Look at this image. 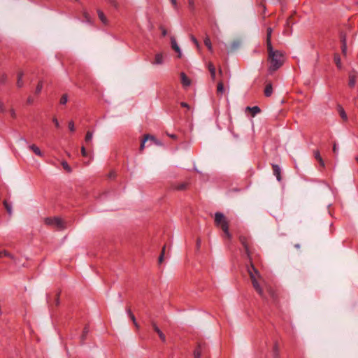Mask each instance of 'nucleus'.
<instances>
[{"label":"nucleus","mask_w":358,"mask_h":358,"mask_svg":"<svg viewBox=\"0 0 358 358\" xmlns=\"http://www.w3.org/2000/svg\"><path fill=\"white\" fill-rule=\"evenodd\" d=\"M264 2H265V0H262V1L260 2V6H262L264 13H265V11H266V6H265Z\"/></svg>","instance_id":"54"},{"label":"nucleus","mask_w":358,"mask_h":358,"mask_svg":"<svg viewBox=\"0 0 358 358\" xmlns=\"http://www.w3.org/2000/svg\"><path fill=\"white\" fill-rule=\"evenodd\" d=\"M44 222L48 226H55L58 229H63L65 227L64 222L58 217H45Z\"/></svg>","instance_id":"5"},{"label":"nucleus","mask_w":358,"mask_h":358,"mask_svg":"<svg viewBox=\"0 0 358 358\" xmlns=\"http://www.w3.org/2000/svg\"><path fill=\"white\" fill-rule=\"evenodd\" d=\"M29 150H31L35 155L38 157H43V153L41 151L40 148L35 144L30 145L29 146Z\"/></svg>","instance_id":"15"},{"label":"nucleus","mask_w":358,"mask_h":358,"mask_svg":"<svg viewBox=\"0 0 358 358\" xmlns=\"http://www.w3.org/2000/svg\"><path fill=\"white\" fill-rule=\"evenodd\" d=\"M165 250H166V245H164L163 246L162 252H161L160 255L159 257V259H158L159 264H162L163 262V261H164Z\"/></svg>","instance_id":"33"},{"label":"nucleus","mask_w":358,"mask_h":358,"mask_svg":"<svg viewBox=\"0 0 358 358\" xmlns=\"http://www.w3.org/2000/svg\"><path fill=\"white\" fill-rule=\"evenodd\" d=\"M273 94V86L271 83H268L266 85L265 89H264V95L266 97H269Z\"/></svg>","instance_id":"17"},{"label":"nucleus","mask_w":358,"mask_h":358,"mask_svg":"<svg viewBox=\"0 0 358 358\" xmlns=\"http://www.w3.org/2000/svg\"><path fill=\"white\" fill-rule=\"evenodd\" d=\"M90 331V328L88 325H85L83 330V334L80 336V343L81 344H83L85 341L86 340V338L87 336V334Z\"/></svg>","instance_id":"19"},{"label":"nucleus","mask_w":358,"mask_h":358,"mask_svg":"<svg viewBox=\"0 0 358 358\" xmlns=\"http://www.w3.org/2000/svg\"><path fill=\"white\" fill-rule=\"evenodd\" d=\"M159 29L162 31V36H164H164H166L167 35V30H166V29L164 27H163L162 25H161V26L159 27Z\"/></svg>","instance_id":"43"},{"label":"nucleus","mask_w":358,"mask_h":358,"mask_svg":"<svg viewBox=\"0 0 358 358\" xmlns=\"http://www.w3.org/2000/svg\"><path fill=\"white\" fill-rule=\"evenodd\" d=\"M332 151H333V152L335 155H337L338 149H337V146H336V143H334V145H333Z\"/></svg>","instance_id":"52"},{"label":"nucleus","mask_w":358,"mask_h":358,"mask_svg":"<svg viewBox=\"0 0 358 358\" xmlns=\"http://www.w3.org/2000/svg\"><path fill=\"white\" fill-rule=\"evenodd\" d=\"M208 69L210 71L211 78L214 80L215 79V67L212 62L208 63Z\"/></svg>","instance_id":"21"},{"label":"nucleus","mask_w":358,"mask_h":358,"mask_svg":"<svg viewBox=\"0 0 358 358\" xmlns=\"http://www.w3.org/2000/svg\"><path fill=\"white\" fill-rule=\"evenodd\" d=\"M203 43H204L205 45L207 47V48L208 49V50L210 52H213V46H212L211 41L208 35L205 37V38L203 40Z\"/></svg>","instance_id":"25"},{"label":"nucleus","mask_w":358,"mask_h":358,"mask_svg":"<svg viewBox=\"0 0 358 358\" xmlns=\"http://www.w3.org/2000/svg\"><path fill=\"white\" fill-rule=\"evenodd\" d=\"M52 122H54V124H55V127L57 128H59V123L58 120L57 119V117H54L52 118Z\"/></svg>","instance_id":"49"},{"label":"nucleus","mask_w":358,"mask_h":358,"mask_svg":"<svg viewBox=\"0 0 358 358\" xmlns=\"http://www.w3.org/2000/svg\"><path fill=\"white\" fill-rule=\"evenodd\" d=\"M126 311H127V313L128 316H129L131 314H133V313L131 312L130 306H127L126 308Z\"/></svg>","instance_id":"56"},{"label":"nucleus","mask_w":358,"mask_h":358,"mask_svg":"<svg viewBox=\"0 0 358 358\" xmlns=\"http://www.w3.org/2000/svg\"><path fill=\"white\" fill-rule=\"evenodd\" d=\"M358 78V73L355 70L351 71L348 75V86L352 89L355 87Z\"/></svg>","instance_id":"8"},{"label":"nucleus","mask_w":358,"mask_h":358,"mask_svg":"<svg viewBox=\"0 0 358 358\" xmlns=\"http://www.w3.org/2000/svg\"><path fill=\"white\" fill-rule=\"evenodd\" d=\"M129 318L131 320V321L133 322H134L135 321H136V317H135V315L134 314H131L129 316Z\"/></svg>","instance_id":"59"},{"label":"nucleus","mask_w":358,"mask_h":358,"mask_svg":"<svg viewBox=\"0 0 358 358\" xmlns=\"http://www.w3.org/2000/svg\"><path fill=\"white\" fill-rule=\"evenodd\" d=\"M248 274L251 279L252 286H253L254 289H255V291L259 294V295L262 298H265L263 289H262L260 285L259 284V282L257 280V277H258V278L260 277V274L259 273L257 274L251 268L250 264L249 266H248Z\"/></svg>","instance_id":"3"},{"label":"nucleus","mask_w":358,"mask_h":358,"mask_svg":"<svg viewBox=\"0 0 358 358\" xmlns=\"http://www.w3.org/2000/svg\"><path fill=\"white\" fill-rule=\"evenodd\" d=\"M3 204L7 211V213L9 214V215H11L12 214V206H11V204L9 203L6 200H4L3 201Z\"/></svg>","instance_id":"27"},{"label":"nucleus","mask_w":358,"mask_h":358,"mask_svg":"<svg viewBox=\"0 0 358 358\" xmlns=\"http://www.w3.org/2000/svg\"><path fill=\"white\" fill-rule=\"evenodd\" d=\"M43 83L42 80H40L38 84H37V86H36V88L35 90V94H39L43 89Z\"/></svg>","instance_id":"32"},{"label":"nucleus","mask_w":358,"mask_h":358,"mask_svg":"<svg viewBox=\"0 0 358 358\" xmlns=\"http://www.w3.org/2000/svg\"><path fill=\"white\" fill-rule=\"evenodd\" d=\"M93 132L91 131H87L85 137V141L88 143L91 142L92 139Z\"/></svg>","instance_id":"31"},{"label":"nucleus","mask_w":358,"mask_h":358,"mask_svg":"<svg viewBox=\"0 0 358 358\" xmlns=\"http://www.w3.org/2000/svg\"><path fill=\"white\" fill-rule=\"evenodd\" d=\"M334 61L335 64L336 65L337 68L338 69H341L342 68V63H341V59L338 53H334Z\"/></svg>","instance_id":"20"},{"label":"nucleus","mask_w":358,"mask_h":358,"mask_svg":"<svg viewBox=\"0 0 358 358\" xmlns=\"http://www.w3.org/2000/svg\"><path fill=\"white\" fill-rule=\"evenodd\" d=\"M189 185V182H182L179 184L171 183L170 185L169 188L172 190L185 191L188 188Z\"/></svg>","instance_id":"9"},{"label":"nucleus","mask_w":358,"mask_h":358,"mask_svg":"<svg viewBox=\"0 0 358 358\" xmlns=\"http://www.w3.org/2000/svg\"><path fill=\"white\" fill-rule=\"evenodd\" d=\"M148 139H150L152 141H153L157 145L160 144V143L155 138V136L150 135V134H145V135H144V136L141 142V145H140V148H139L140 152H142L143 150V149L145 148V142Z\"/></svg>","instance_id":"10"},{"label":"nucleus","mask_w":358,"mask_h":358,"mask_svg":"<svg viewBox=\"0 0 358 358\" xmlns=\"http://www.w3.org/2000/svg\"><path fill=\"white\" fill-rule=\"evenodd\" d=\"M171 48H173V50H174L176 52H178V57L180 58L181 57V51H180L179 46L177 44L176 38L173 36H172L171 38Z\"/></svg>","instance_id":"14"},{"label":"nucleus","mask_w":358,"mask_h":358,"mask_svg":"<svg viewBox=\"0 0 358 358\" xmlns=\"http://www.w3.org/2000/svg\"><path fill=\"white\" fill-rule=\"evenodd\" d=\"M208 352V348L207 344L204 342H199L194 350V358H201L202 355H204Z\"/></svg>","instance_id":"6"},{"label":"nucleus","mask_w":358,"mask_h":358,"mask_svg":"<svg viewBox=\"0 0 358 358\" xmlns=\"http://www.w3.org/2000/svg\"><path fill=\"white\" fill-rule=\"evenodd\" d=\"M224 92V84H223V82L221 80L217 83V94H223Z\"/></svg>","instance_id":"28"},{"label":"nucleus","mask_w":358,"mask_h":358,"mask_svg":"<svg viewBox=\"0 0 358 358\" xmlns=\"http://www.w3.org/2000/svg\"><path fill=\"white\" fill-rule=\"evenodd\" d=\"M61 291H58L55 294V305L57 306L59 305V297H60Z\"/></svg>","instance_id":"37"},{"label":"nucleus","mask_w":358,"mask_h":358,"mask_svg":"<svg viewBox=\"0 0 358 358\" xmlns=\"http://www.w3.org/2000/svg\"><path fill=\"white\" fill-rule=\"evenodd\" d=\"M294 248H297V249H299L300 248V245L299 243H296L294 245Z\"/></svg>","instance_id":"63"},{"label":"nucleus","mask_w":358,"mask_h":358,"mask_svg":"<svg viewBox=\"0 0 358 358\" xmlns=\"http://www.w3.org/2000/svg\"><path fill=\"white\" fill-rule=\"evenodd\" d=\"M238 239H239L240 243L244 248L249 264L251 265V268L257 274H259V271L255 268V266L253 264V262H252V249H251V246H250V243H251L250 238L248 236H246L241 235L239 236Z\"/></svg>","instance_id":"2"},{"label":"nucleus","mask_w":358,"mask_h":358,"mask_svg":"<svg viewBox=\"0 0 358 358\" xmlns=\"http://www.w3.org/2000/svg\"><path fill=\"white\" fill-rule=\"evenodd\" d=\"M190 38H191V41L196 45V48H199L200 45H199L198 40L196 38V37L193 35H191Z\"/></svg>","instance_id":"38"},{"label":"nucleus","mask_w":358,"mask_h":358,"mask_svg":"<svg viewBox=\"0 0 358 358\" xmlns=\"http://www.w3.org/2000/svg\"><path fill=\"white\" fill-rule=\"evenodd\" d=\"M341 52L343 55L347 54V45H341Z\"/></svg>","instance_id":"45"},{"label":"nucleus","mask_w":358,"mask_h":358,"mask_svg":"<svg viewBox=\"0 0 358 358\" xmlns=\"http://www.w3.org/2000/svg\"><path fill=\"white\" fill-rule=\"evenodd\" d=\"M171 2L172 3V5L174 6L175 8H177V1L176 0H171Z\"/></svg>","instance_id":"60"},{"label":"nucleus","mask_w":358,"mask_h":358,"mask_svg":"<svg viewBox=\"0 0 358 358\" xmlns=\"http://www.w3.org/2000/svg\"><path fill=\"white\" fill-rule=\"evenodd\" d=\"M314 157L317 161H318L322 157L320 155V152L318 150L314 151Z\"/></svg>","instance_id":"40"},{"label":"nucleus","mask_w":358,"mask_h":358,"mask_svg":"<svg viewBox=\"0 0 358 358\" xmlns=\"http://www.w3.org/2000/svg\"><path fill=\"white\" fill-rule=\"evenodd\" d=\"M188 6L191 10H194V0H188Z\"/></svg>","instance_id":"42"},{"label":"nucleus","mask_w":358,"mask_h":358,"mask_svg":"<svg viewBox=\"0 0 358 358\" xmlns=\"http://www.w3.org/2000/svg\"><path fill=\"white\" fill-rule=\"evenodd\" d=\"M337 110L341 116V117L344 120V121H347L348 120V116H347V114L344 110V108L342 107L341 105L340 104H338L337 106Z\"/></svg>","instance_id":"18"},{"label":"nucleus","mask_w":358,"mask_h":358,"mask_svg":"<svg viewBox=\"0 0 358 358\" xmlns=\"http://www.w3.org/2000/svg\"><path fill=\"white\" fill-rule=\"evenodd\" d=\"M180 106L182 107V108H186L188 110L190 108L189 105L187 103H186V102H180Z\"/></svg>","instance_id":"48"},{"label":"nucleus","mask_w":358,"mask_h":358,"mask_svg":"<svg viewBox=\"0 0 358 358\" xmlns=\"http://www.w3.org/2000/svg\"><path fill=\"white\" fill-rule=\"evenodd\" d=\"M163 55L162 53H157L155 55V61L152 62L154 64H163Z\"/></svg>","instance_id":"23"},{"label":"nucleus","mask_w":358,"mask_h":358,"mask_svg":"<svg viewBox=\"0 0 358 358\" xmlns=\"http://www.w3.org/2000/svg\"><path fill=\"white\" fill-rule=\"evenodd\" d=\"M215 225L217 227L221 228L222 231H227V227H229V221L224 215L221 212H216L215 213Z\"/></svg>","instance_id":"4"},{"label":"nucleus","mask_w":358,"mask_h":358,"mask_svg":"<svg viewBox=\"0 0 358 358\" xmlns=\"http://www.w3.org/2000/svg\"><path fill=\"white\" fill-rule=\"evenodd\" d=\"M62 166L67 173H71L72 171V169L66 161L62 162Z\"/></svg>","instance_id":"30"},{"label":"nucleus","mask_w":358,"mask_h":358,"mask_svg":"<svg viewBox=\"0 0 358 358\" xmlns=\"http://www.w3.org/2000/svg\"><path fill=\"white\" fill-rule=\"evenodd\" d=\"M166 134L172 139L176 140L178 138V136L176 134H169L168 133H166Z\"/></svg>","instance_id":"57"},{"label":"nucleus","mask_w":358,"mask_h":358,"mask_svg":"<svg viewBox=\"0 0 358 358\" xmlns=\"http://www.w3.org/2000/svg\"><path fill=\"white\" fill-rule=\"evenodd\" d=\"M133 324H134V325L135 326L136 329L137 330H138L140 327H139V325H138V322H137L136 321H135L134 322H133Z\"/></svg>","instance_id":"61"},{"label":"nucleus","mask_w":358,"mask_h":358,"mask_svg":"<svg viewBox=\"0 0 358 358\" xmlns=\"http://www.w3.org/2000/svg\"><path fill=\"white\" fill-rule=\"evenodd\" d=\"M108 177L110 178H115V173L113 171H110L108 174Z\"/></svg>","instance_id":"58"},{"label":"nucleus","mask_w":358,"mask_h":358,"mask_svg":"<svg viewBox=\"0 0 358 358\" xmlns=\"http://www.w3.org/2000/svg\"><path fill=\"white\" fill-rule=\"evenodd\" d=\"M272 33L273 29L268 27L266 29V43L268 52L267 62L268 63L267 71L269 75H272L280 69L286 60L284 52L273 49L271 43Z\"/></svg>","instance_id":"1"},{"label":"nucleus","mask_w":358,"mask_h":358,"mask_svg":"<svg viewBox=\"0 0 358 358\" xmlns=\"http://www.w3.org/2000/svg\"><path fill=\"white\" fill-rule=\"evenodd\" d=\"M4 255L6 257H10V253L6 250L4 251H0V258L2 257V255Z\"/></svg>","instance_id":"50"},{"label":"nucleus","mask_w":358,"mask_h":358,"mask_svg":"<svg viewBox=\"0 0 358 358\" xmlns=\"http://www.w3.org/2000/svg\"><path fill=\"white\" fill-rule=\"evenodd\" d=\"M68 101V95L66 94H64L59 101L60 104L64 105Z\"/></svg>","instance_id":"34"},{"label":"nucleus","mask_w":358,"mask_h":358,"mask_svg":"<svg viewBox=\"0 0 358 358\" xmlns=\"http://www.w3.org/2000/svg\"><path fill=\"white\" fill-rule=\"evenodd\" d=\"M317 162H319L320 165L322 167L324 168L325 166L324 162V160H323V159L322 157Z\"/></svg>","instance_id":"53"},{"label":"nucleus","mask_w":358,"mask_h":358,"mask_svg":"<svg viewBox=\"0 0 358 358\" xmlns=\"http://www.w3.org/2000/svg\"><path fill=\"white\" fill-rule=\"evenodd\" d=\"M151 326L153 328V330L158 334L160 340L162 342L166 341V336L159 329V328L157 327V323L154 320H151L150 322Z\"/></svg>","instance_id":"11"},{"label":"nucleus","mask_w":358,"mask_h":358,"mask_svg":"<svg viewBox=\"0 0 358 358\" xmlns=\"http://www.w3.org/2000/svg\"><path fill=\"white\" fill-rule=\"evenodd\" d=\"M223 232L224 233L228 239L231 238V234L229 232V227H227V230L226 231H223Z\"/></svg>","instance_id":"47"},{"label":"nucleus","mask_w":358,"mask_h":358,"mask_svg":"<svg viewBox=\"0 0 358 358\" xmlns=\"http://www.w3.org/2000/svg\"><path fill=\"white\" fill-rule=\"evenodd\" d=\"M273 356L275 358H278L279 357V350L277 343H275L273 346Z\"/></svg>","instance_id":"35"},{"label":"nucleus","mask_w":358,"mask_h":358,"mask_svg":"<svg viewBox=\"0 0 358 358\" xmlns=\"http://www.w3.org/2000/svg\"><path fill=\"white\" fill-rule=\"evenodd\" d=\"M246 111H250L251 116L255 117L257 114L261 112V109L259 106H257L253 107L248 106L246 108Z\"/></svg>","instance_id":"16"},{"label":"nucleus","mask_w":358,"mask_h":358,"mask_svg":"<svg viewBox=\"0 0 358 358\" xmlns=\"http://www.w3.org/2000/svg\"><path fill=\"white\" fill-rule=\"evenodd\" d=\"M7 80V76L6 74H3L0 77V82L1 84H4Z\"/></svg>","instance_id":"44"},{"label":"nucleus","mask_w":358,"mask_h":358,"mask_svg":"<svg viewBox=\"0 0 358 358\" xmlns=\"http://www.w3.org/2000/svg\"><path fill=\"white\" fill-rule=\"evenodd\" d=\"M201 238H198L196 239V247L197 248V250H199L201 247Z\"/></svg>","instance_id":"51"},{"label":"nucleus","mask_w":358,"mask_h":358,"mask_svg":"<svg viewBox=\"0 0 358 358\" xmlns=\"http://www.w3.org/2000/svg\"><path fill=\"white\" fill-rule=\"evenodd\" d=\"M23 76H24V73L22 71H19L17 73V80L16 85H17V87H19V88L22 87V86L24 85L23 81H22Z\"/></svg>","instance_id":"22"},{"label":"nucleus","mask_w":358,"mask_h":358,"mask_svg":"<svg viewBox=\"0 0 358 358\" xmlns=\"http://www.w3.org/2000/svg\"><path fill=\"white\" fill-rule=\"evenodd\" d=\"M355 161H356V162H357V163L358 164V156H357V157H355Z\"/></svg>","instance_id":"64"},{"label":"nucleus","mask_w":358,"mask_h":358,"mask_svg":"<svg viewBox=\"0 0 358 358\" xmlns=\"http://www.w3.org/2000/svg\"><path fill=\"white\" fill-rule=\"evenodd\" d=\"M10 115H11V116H12L13 118H15V111H14L13 110H10Z\"/></svg>","instance_id":"62"},{"label":"nucleus","mask_w":358,"mask_h":358,"mask_svg":"<svg viewBox=\"0 0 358 358\" xmlns=\"http://www.w3.org/2000/svg\"><path fill=\"white\" fill-rule=\"evenodd\" d=\"M340 41H341V45H347L346 34L343 31H341L340 33Z\"/></svg>","instance_id":"29"},{"label":"nucleus","mask_w":358,"mask_h":358,"mask_svg":"<svg viewBox=\"0 0 358 358\" xmlns=\"http://www.w3.org/2000/svg\"><path fill=\"white\" fill-rule=\"evenodd\" d=\"M68 127H69V129L71 131V132H74L75 131V125H74V122L73 121H70L69 122V124H68Z\"/></svg>","instance_id":"39"},{"label":"nucleus","mask_w":358,"mask_h":358,"mask_svg":"<svg viewBox=\"0 0 358 358\" xmlns=\"http://www.w3.org/2000/svg\"><path fill=\"white\" fill-rule=\"evenodd\" d=\"M180 78L181 83L184 87H187L191 85V80L187 77V76L184 73H180Z\"/></svg>","instance_id":"13"},{"label":"nucleus","mask_w":358,"mask_h":358,"mask_svg":"<svg viewBox=\"0 0 358 358\" xmlns=\"http://www.w3.org/2000/svg\"><path fill=\"white\" fill-rule=\"evenodd\" d=\"M293 24L294 22H292V16H289L286 21V26L292 27Z\"/></svg>","instance_id":"41"},{"label":"nucleus","mask_w":358,"mask_h":358,"mask_svg":"<svg viewBox=\"0 0 358 358\" xmlns=\"http://www.w3.org/2000/svg\"><path fill=\"white\" fill-rule=\"evenodd\" d=\"M83 16L85 17V19L86 20L87 22H90V14L86 12V11H84L83 12Z\"/></svg>","instance_id":"46"},{"label":"nucleus","mask_w":358,"mask_h":358,"mask_svg":"<svg viewBox=\"0 0 358 358\" xmlns=\"http://www.w3.org/2000/svg\"><path fill=\"white\" fill-rule=\"evenodd\" d=\"M266 292L271 299L273 303L277 305L279 302V292L278 289L272 287H268L266 288Z\"/></svg>","instance_id":"7"},{"label":"nucleus","mask_w":358,"mask_h":358,"mask_svg":"<svg viewBox=\"0 0 358 358\" xmlns=\"http://www.w3.org/2000/svg\"><path fill=\"white\" fill-rule=\"evenodd\" d=\"M273 175L276 177V179L278 182L282 181V176H281V169L278 164H271Z\"/></svg>","instance_id":"12"},{"label":"nucleus","mask_w":358,"mask_h":358,"mask_svg":"<svg viewBox=\"0 0 358 358\" xmlns=\"http://www.w3.org/2000/svg\"><path fill=\"white\" fill-rule=\"evenodd\" d=\"M108 3L116 10H118L120 6L121 0H108Z\"/></svg>","instance_id":"26"},{"label":"nucleus","mask_w":358,"mask_h":358,"mask_svg":"<svg viewBox=\"0 0 358 358\" xmlns=\"http://www.w3.org/2000/svg\"><path fill=\"white\" fill-rule=\"evenodd\" d=\"M34 102V99L31 96H29L27 100V103L28 104H32Z\"/></svg>","instance_id":"55"},{"label":"nucleus","mask_w":358,"mask_h":358,"mask_svg":"<svg viewBox=\"0 0 358 358\" xmlns=\"http://www.w3.org/2000/svg\"><path fill=\"white\" fill-rule=\"evenodd\" d=\"M81 154H82V156L84 157H87L89 156V154L87 152L85 146H82L81 147ZM90 158L91 159L92 158V156L90 155Z\"/></svg>","instance_id":"36"},{"label":"nucleus","mask_w":358,"mask_h":358,"mask_svg":"<svg viewBox=\"0 0 358 358\" xmlns=\"http://www.w3.org/2000/svg\"><path fill=\"white\" fill-rule=\"evenodd\" d=\"M97 14H98V16H99V18L100 19V20L104 24H106L108 23V20H107L105 14L103 13V12L101 10H97Z\"/></svg>","instance_id":"24"}]
</instances>
